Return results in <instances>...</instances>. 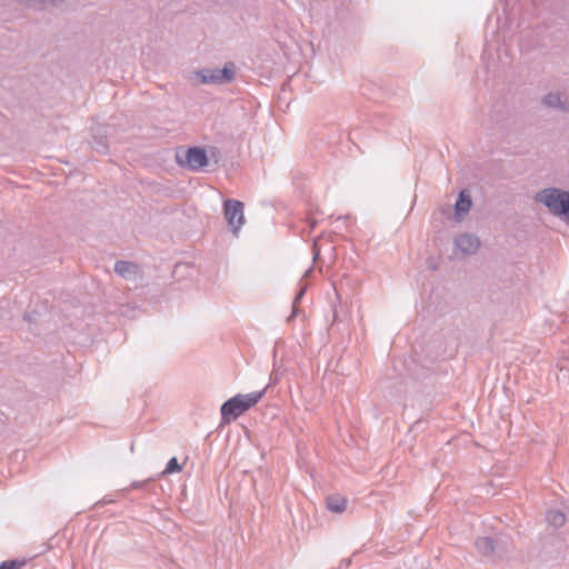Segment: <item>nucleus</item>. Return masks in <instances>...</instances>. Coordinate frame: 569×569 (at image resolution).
Returning a JSON list of instances; mask_svg holds the SVG:
<instances>
[{
    "instance_id": "nucleus-20",
    "label": "nucleus",
    "mask_w": 569,
    "mask_h": 569,
    "mask_svg": "<svg viewBox=\"0 0 569 569\" xmlns=\"http://www.w3.org/2000/svg\"><path fill=\"white\" fill-rule=\"evenodd\" d=\"M320 254L319 249L317 248V243H313V260H316Z\"/></svg>"
},
{
    "instance_id": "nucleus-13",
    "label": "nucleus",
    "mask_w": 569,
    "mask_h": 569,
    "mask_svg": "<svg viewBox=\"0 0 569 569\" xmlns=\"http://www.w3.org/2000/svg\"><path fill=\"white\" fill-rule=\"evenodd\" d=\"M306 291H307V284L301 286L300 289L297 291V293L293 298V301H292L291 313L287 318L288 322H290L292 319H295L300 313V309H299L298 305L301 301V299L303 298Z\"/></svg>"
},
{
    "instance_id": "nucleus-18",
    "label": "nucleus",
    "mask_w": 569,
    "mask_h": 569,
    "mask_svg": "<svg viewBox=\"0 0 569 569\" xmlns=\"http://www.w3.org/2000/svg\"><path fill=\"white\" fill-rule=\"evenodd\" d=\"M151 481V479H147V480H143V481H133L131 485H130V489H142L144 488L149 482Z\"/></svg>"
},
{
    "instance_id": "nucleus-5",
    "label": "nucleus",
    "mask_w": 569,
    "mask_h": 569,
    "mask_svg": "<svg viewBox=\"0 0 569 569\" xmlns=\"http://www.w3.org/2000/svg\"><path fill=\"white\" fill-rule=\"evenodd\" d=\"M202 83L223 84L234 78V66L229 62L221 69H202L198 72Z\"/></svg>"
},
{
    "instance_id": "nucleus-3",
    "label": "nucleus",
    "mask_w": 569,
    "mask_h": 569,
    "mask_svg": "<svg viewBox=\"0 0 569 569\" xmlns=\"http://www.w3.org/2000/svg\"><path fill=\"white\" fill-rule=\"evenodd\" d=\"M174 160L177 164L189 171L198 172L209 163L207 151L203 147H180L176 151Z\"/></svg>"
},
{
    "instance_id": "nucleus-22",
    "label": "nucleus",
    "mask_w": 569,
    "mask_h": 569,
    "mask_svg": "<svg viewBox=\"0 0 569 569\" xmlns=\"http://www.w3.org/2000/svg\"><path fill=\"white\" fill-rule=\"evenodd\" d=\"M346 565V567H348L350 565V560L343 562Z\"/></svg>"
},
{
    "instance_id": "nucleus-6",
    "label": "nucleus",
    "mask_w": 569,
    "mask_h": 569,
    "mask_svg": "<svg viewBox=\"0 0 569 569\" xmlns=\"http://www.w3.org/2000/svg\"><path fill=\"white\" fill-rule=\"evenodd\" d=\"M455 244L461 252L475 254L480 247V240L475 234L463 233L455 239Z\"/></svg>"
},
{
    "instance_id": "nucleus-15",
    "label": "nucleus",
    "mask_w": 569,
    "mask_h": 569,
    "mask_svg": "<svg viewBox=\"0 0 569 569\" xmlns=\"http://www.w3.org/2000/svg\"><path fill=\"white\" fill-rule=\"evenodd\" d=\"M20 3L34 10H42L46 7V0H18Z\"/></svg>"
},
{
    "instance_id": "nucleus-2",
    "label": "nucleus",
    "mask_w": 569,
    "mask_h": 569,
    "mask_svg": "<svg viewBox=\"0 0 569 569\" xmlns=\"http://www.w3.org/2000/svg\"><path fill=\"white\" fill-rule=\"evenodd\" d=\"M537 200L543 203L550 212L565 218L569 222V192L557 188H547L537 194Z\"/></svg>"
},
{
    "instance_id": "nucleus-7",
    "label": "nucleus",
    "mask_w": 569,
    "mask_h": 569,
    "mask_svg": "<svg viewBox=\"0 0 569 569\" xmlns=\"http://www.w3.org/2000/svg\"><path fill=\"white\" fill-rule=\"evenodd\" d=\"M114 272L123 279H134L140 273V268L134 262L118 260L114 263Z\"/></svg>"
},
{
    "instance_id": "nucleus-4",
    "label": "nucleus",
    "mask_w": 569,
    "mask_h": 569,
    "mask_svg": "<svg viewBox=\"0 0 569 569\" xmlns=\"http://www.w3.org/2000/svg\"><path fill=\"white\" fill-rule=\"evenodd\" d=\"M224 217L233 234H237L244 222L243 203L239 200L227 199L223 202Z\"/></svg>"
},
{
    "instance_id": "nucleus-12",
    "label": "nucleus",
    "mask_w": 569,
    "mask_h": 569,
    "mask_svg": "<svg viewBox=\"0 0 569 569\" xmlns=\"http://www.w3.org/2000/svg\"><path fill=\"white\" fill-rule=\"evenodd\" d=\"M326 505L332 512H342L347 507V499L340 496H329Z\"/></svg>"
},
{
    "instance_id": "nucleus-16",
    "label": "nucleus",
    "mask_w": 569,
    "mask_h": 569,
    "mask_svg": "<svg viewBox=\"0 0 569 569\" xmlns=\"http://www.w3.org/2000/svg\"><path fill=\"white\" fill-rule=\"evenodd\" d=\"M4 562L8 567V569H20L27 563V560L26 559H11V560H6Z\"/></svg>"
},
{
    "instance_id": "nucleus-10",
    "label": "nucleus",
    "mask_w": 569,
    "mask_h": 569,
    "mask_svg": "<svg viewBox=\"0 0 569 569\" xmlns=\"http://www.w3.org/2000/svg\"><path fill=\"white\" fill-rule=\"evenodd\" d=\"M471 204H472V201H471L470 196L466 191L459 192L456 204H455L456 214L462 216V214L468 213L471 209Z\"/></svg>"
},
{
    "instance_id": "nucleus-1",
    "label": "nucleus",
    "mask_w": 569,
    "mask_h": 569,
    "mask_svg": "<svg viewBox=\"0 0 569 569\" xmlns=\"http://www.w3.org/2000/svg\"><path fill=\"white\" fill-rule=\"evenodd\" d=\"M263 388L260 391H253L247 395L238 393L222 403L220 412L223 422H231L239 418L243 412L256 406L266 393Z\"/></svg>"
},
{
    "instance_id": "nucleus-11",
    "label": "nucleus",
    "mask_w": 569,
    "mask_h": 569,
    "mask_svg": "<svg viewBox=\"0 0 569 569\" xmlns=\"http://www.w3.org/2000/svg\"><path fill=\"white\" fill-rule=\"evenodd\" d=\"M566 515L558 509H550L546 512V521L553 528H560L566 523Z\"/></svg>"
},
{
    "instance_id": "nucleus-8",
    "label": "nucleus",
    "mask_w": 569,
    "mask_h": 569,
    "mask_svg": "<svg viewBox=\"0 0 569 569\" xmlns=\"http://www.w3.org/2000/svg\"><path fill=\"white\" fill-rule=\"evenodd\" d=\"M542 104L550 109H559L563 111L569 110V104L567 101L562 100V94L560 92H549L542 98Z\"/></svg>"
},
{
    "instance_id": "nucleus-17",
    "label": "nucleus",
    "mask_w": 569,
    "mask_h": 569,
    "mask_svg": "<svg viewBox=\"0 0 569 569\" xmlns=\"http://www.w3.org/2000/svg\"><path fill=\"white\" fill-rule=\"evenodd\" d=\"M93 148H94L98 152L103 153V154L108 152V143H107V141H106V140H102V139L98 140V141L96 142V144L93 146Z\"/></svg>"
},
{
    "instance_id": "nucleus-21",
    "label": "nucleus",
    "mask_w": 569,
    "mask_h": 569,
    "mask_svg": "<svg viewBox=\"0 0 569 569\" xmlns=\"http://www.w3.org/2000/svg\"><path fill=\"white\" fill-rule=\"evenodd\" d=\"M0 569H8V567H7V565H6V562H4V561H2V562L0 563Z\"/></svg>"
},
{
    "instance_id": "nucleus-14",
    "label": "nucleus",
    "mask_w": 569,
    "mask_h": 569,
    "mask_svg": "<svg viewBox=\"0 0 569 569\" xmlns=\"http://www.w3.org/2000/svg\"><path fill=\"white\" fill-rule=\"evenodd\" d=\"M181 470H182V466H180L177 458L173 457L168 461L164 470L162 471V475H170L173 472H179Z\"/></svg>"
},
{
    "instance_id": "nucleus-9",
    "label": "nucleus",
    "mask_w": 569,
    "mask_h": 569,
    "mask_svg": "<svg viewBox=\"0 0 569 569\" xmlns=\"http://www.w3.org/2000/svg\"><path fill=\"white\" fill-rule=\"evenodd\" d=\"M477 551L485 557L493 556L496 552V542L490 537H479L475 541Z\"/></svg>"
},
{
    "instance_id": "nucleus-19",
    "label": "nucleus",
    "mask_w": 569,
    "mask_h": 569,
    "mask_svg": "<svg viewBox=\"0 0 569 569\" xmlns=\"http://www.w3.org/2000/svg\"><path fill=\"white\" fill-rule=\"evenodd\" d=\"M64 0H46V6L50 4V6H58L60 3H62Z\"/></svg>"
}]
</instances>
